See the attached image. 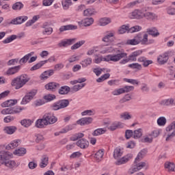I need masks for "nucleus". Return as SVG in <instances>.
Here are the masks:
<instances>
[{
  "label": "nucleus",
  "mask_w": 175,
  "mask_h": 175,
  "mask_svg": "<svg viewBox=\"0 0 175 175\" xmlns=\"http://www.w3.org/2000/svg\"><path fill=\"white\" fill-rule=\"evenodd\" d=\"M118 51L119 53L115 55H107L104 57L103 59L99 57L95 59V64H100L102 61H105V62H110V61L112 62H118V61H121L122 58H125V57L128 55L126 53L120 52V51Z\"/></svg>",
  "instance_id": "obj_1"
},
{
  "label": "nucleus",
  "mask_w": 175,
  "mask_h": 175,
  "mask_svg": "<svg viewBox=\"0 0 175 175\" xmlns=\"http://www.w3.org/2000/svg\"><path fill=\"white\" fill-rule=\"evenodd\" d=\"M29 80H31V78L27 75L23 74L14 78L11 82V85L14 87L15 90H20V88H23Z\"/></svg>",
  "instance_id": "obj_2"
},
{
  "label": "nucleus",
  "mask_w": 175,
  "mask_h": 175,
  "mask_svg": "<svg viewBox=\"0 0 175 175\" xmlns=\"http://www.w3.org/2000/svg\"><path fill=\"white\" fill-rule=\"evenodd\" d=\"M12 157L8 152L1 150L0 151V163L1 165H5L6 167L13 169L16 167V161L9 159Z\"/></svg>",
  "instance_id": "obj_3"
},
{
  "label": "nucleus",
  "mask_w": 175,
  "mask_h": 175,
  "mask_svg": "<svg viewBox=\"0 0 175 175\" xmlns=\"http://www.w3.org/2000/svg\"><path fill=\"white\" fill-rule=\"evenodd\" d=\"M38 94V90H30L29 92H27L25 96L23 97L21 101V105H27V103H29L32 99H33V97L35 95Z\"/></svg>",
  "instance_id": "obj_4"
},
{
  "label": "nucleus",
  "mask_w": 175,
  "mask_h": 175,
  "mask_svg": "<svg viewBox=\"0 0 175 175\" xmlns=\"http://www.w3.org/2000/svg\"><path fill=\"white\" fill-rule=\"evenodd\" d=\"M133 158V155L132 154H128L126 156L122 157L121 159H118L115 164L118 166H120V165H125L127 162H129L131 159Z\"/></svg>",
  "instance_id": "obj_5"
},
{
  "label": "nucleus",
  "mask_w": 175,
  "mask_h": 175,
  "mask_svg": "<svg viewBox=\"0 0 175 175\" xmlns=\"http://www.w3.org/2000/svg\"><path fill=\"white\" fill-rule=\"evenodd\" d=\"M113 38H114V33L107 31L106 35L103 38L102 40L105 43H107L106 46H109V44H111L113 43V42H114V39H113Z\"/></svg>",
  "instance_id": "obj_6"
},
{
  "label": "nucleus",
  "mask_w": 175,
  "mask_h": 175,
  "mask_svg": "<svg viewBox=\"0 0 175 175\" xmlns=\"http://www.w3.org/2000/svg\"><path fill=\"white\" fill-rule=\"evenodd\" d=\"M45 118L47 121L48 125H51L53 124H55L57 121H58V118L54 116L53 113H45Z\"/></svg>",
  "instance_id": "obj_7"
},
{
  "label": "nucleus",
  "mask_w": 175,
  "mask_h": 175,
  "mask_svg": "<svg viewBox=\"0 0 175 175\" xmlns=\"http://www.w3.org/2000/svg\"><path fill=\"white\" fill-rule=\"evenodd\" d=\"M28 20V16H18L11 21L10 24H12L13 25H18L20 24H23V23H25Z\"/></svg>",
  "instance_id": "obj_8"
},
{
  "label": "nucleus",
  "mask_w": 175,
  "mask_h": 175,
  "mask_svg": "<svg viewBox=\"0 0 175 175\" xmlns=\"http://www.w3.org/2000/svg\"><path fill=\"white\" fill-rule=\"evenodd\" d=\"M135 39H137V42L139 43H142V44H147L148 42V34L145 33L142 35V33H139L137 36H135Z\"/></svg>",
  "instance_id": "obj_9"
},
{
  "label": "nucleus",
  "mask_w": 175,
  "mask_h": 175,
  "mask_svg": "<svg viewBox=\"0 0 175 175\" xmlns=\"http://www.w3.org/2000/svg\"><path fill=\"white\" fill-rule=\"evenodd\" d=\"M76 38L66 39L61 41L57 46L59 47H68V46H72L73 43L76 42Z\"/></svg>",
  "instance_id": "obj_10"
},
{
  "label": "nucleus",
  "mask_w": 175,
  "mask_h": 175,
  "mask_svg": "<svg viewBox=\"0 0 175 175\" xmlns=\"http://www.w3.org/2000/svg\"><path fill=\"white\" fill-rule=\"evenodd\" d=\"M169 59V52H165L162 55H160L157 58V62L159 65H165Z\"/></svg>",
  "instance_id": "obj_11"
},
{
  "label": "nucleus",
  "mask_w": 175,
  "mask_h": 175,
  "mask_svg": "<svg viewBox=\"0 0 175 175\" xmlns=\"http://www.w3.org/2000/svg\"><path fill=\"white\" fill-rule=\"evenodd\" d=\"M142 54H143V51H135L129 55L127 59H129V62L130 61L131 62H135V61H137V57H139V55H142Z\"/></svg>",
  "instance_id": "obj_12"
},
{
  "label": "nucleus",
  "mask_w": 175,
  "mask_h": 175,
  "mask_svg": "<svg viewBox=\"0 0 175 175\" xmlns=\"http://www.w3.org/2000/svg\"><path fill=\"white\" fill-rule=\"evenodd\" d=\"M48 123L47 120L46 119V116L44 115L42 118L38 119L36 121V128H44L45 126H47Z\"/></svg>",
  "instance_id": "obj_13"
},
{
  "label": "nucleus",
  "mask_w": 175,
  "mask_h": 175,
  "mask_svg": "<svg viewBox=\"0 0 175 175\" xmlns=\"http://www.w3.org/2000/svg\"><path fill=\"white\" fill-rule=\"evenodd\" d=\"M76 144L80 148L85 150V148H88V146H90V142H88V140H87L86 139L81 138L77 142Z\"/></svg>",
  "instance_id": "obj_14"
},
{
  "label": "nucleus",
  "mask_w": 175,
  "mask_h": 175,
  "mask_svg": "<svg viewBox=\"0 0 175 175\" xmlns=\"http://www.w3.org/2000/svg\"><path fill=\"white\" fill-rule=\"evenodd\" d=\"M93 121L92 118L88 117V118H83L77 121V124L78 125H89V124H91Z\"/></svg>",
  "instance_id": "obj_15"
},
{
  "label": "nucleus",
  "mask_w": 175,
  "mask_h": 175,
  "mask_svg": "<svg viewBox=\"0 0 175 175\" xmlns=\"http://www.w3.org/2000/svg\"><path fill=\"white\" fill-rule=\"evenodd\" d=\"M20 69H21V66H16L10 68L6 71V75H8V76H12L13 75H16V73H18V72L20 71Z\"/></svg>",
  "instance_id": "obj_16"
},
{
  "label": "nucleus",
  "mask_w": 175,
  "mask_h": 175,
  "mask_svg": "<svg viewBox=\"0 0 175 175\" xmlns=\"http://www.w3.org/2000/svg\"><path fill=\"white\" fill-rule=\"evenodd\" d=\"M59 84L55 82H51L45 85V88L48 91H55V90L59 88Z\"/></svg>",
  "instance_id": "obj_17"
},
{
  "label": "nucleus",
  "mask_w": 175,
  "mask_h": 175,
  "mask_svg": "<svg viewBox=\"0 0 175 175\" xmlns=\"http://www.w3.org/2000/svg\"><path fill=\"white\" fill-rule=\"evenodd\" d=\"M74 29H77V26L73 25H67L60 27L59 31L60 32H64L65 31H73Z\"/></svg>",
  "instance_id": "obj_18"
},
{
  "label": "nucleus",
  "mask_w": 175,
  "mask_h": 175,
  "mask_svg": "<svg viewBox=\"0 0 175 175\" xmlns=\"http://www.w3.org/2000/svg\"><path fill=\"white\" fill-rule=\"evenodd\" d=\"M53 75H54V70H49L42 72L40 76V77L41 80H46L49 79L50 76H53Z\"/></svg>",
  "instance_id": "obj_19"
},
{
  "label": "nucleus",
  "mask_w": 175,
  "mask_h": 175,
  "mask_svg": "<svg viewBox=\"0 0 175 175\" xmlns=\"http://www.w3.org/2000/svg\"><path fill=\"white\" fill-rule=\"evenodd\" d=\"M143 12L139 10H135L130 14V18H142L143 17Z\"/></svg>",
  "instance_id": "obj_20"
},
{
  "label": "nucleus",
  "mask_w": 175,
  "mask_h": 175,
  "mask_svg": "<svg viewBox=\"0 0 175 175\" xmlns=\"http://www.w3.org/2000/svg\"><path fill=\"white\" fill-rule=\"evenodd\" d=\"M138 62H142L143 63V66L145 68H147L148 65H151L152 64V60H148L146 57H140L137 59Z\"/></svg>",
  "instance_id": "obj_21"
},
{
  "label": "nucleus",
  "mask_w": 175,
  "mask_h": 175,
  "mask_svg": "<svg viewBox=\"0 0 175 175\" xmlns=\"http://www.w3.org/2000/svg\"><path fill=\"white\" fill-rule=\"evenodd\" d=\"M33 54H35V52H31V53L25 55L23 57H22L19 60V64L21 65H23V64H27V62H28L29 58H31V57H32V55H33Z\"/></svg>",
  "instance_id": "obj_22"
},
{
  "label": "nucleus",
  "mask_w": 175,
  "mask_h": 175,
  "mask_svg": "<svg viewBox=\"0 0 175 175\" xmlns=\"http://www.w3.org/2000/svg\"><path fill=\"white\" fill-rule=\"evenodd\" d=\"M14 105H17V100H8L5 101L1 104L2 107H12V106H14Z\"/></svg>",
  "instance_id": "obj_23"
},
{
  "label": "nucleus",
  "mask_w": 175,
  "mask_h": 175,
  "mask_svg": "<svg viewBox=\"0 0 175 175\" xmlns=\"http://www.w3.org/2000/svg\"><path fill=\"white\" fill-rule=\"evenodd\" d=\"M118 128H124V124L120 122H113L109 128V131H116Z\"/></svg>",
  "instance_id": "obj_24"
},
{
  "label": "nucleus",
  "mask_w": 175,
  "mask_h": 175,
  "mask_svg": "<svg viewBox=\"0 0 175 175\" xmlns=\"http://www.w3.org/2000/svg\"><path fill=\"white\" fill-rule=\"evenodd\" d=\"M165 168L168 170V172H175V165L174 163L170 161H166L164 164Z\"/></svg>",
  "instance_id": "obj_25"
},
{
  "label": "nucleus",
  "mask_w": 175,
  "mask_h": 175,
  "mask_svg": "<svg viewBox=\"0 0 175 175\" xmlns=\"http://www.w3.org/2000/svg\"><path fill=\"white\" fill-rule=\"evenodd\" d=\"M69 92H70V88L69 86H62L59 90V94L60 95H67Z\"/></svg>",
  "instance_id": "obj_26"
},
{
  "label": "nucleus",
  "mask_w": 175,
  "mask_h": 175,
  "mask_svg": "<svg viewBox=\"0 0 175 175\" xmlns=\"http://www.w3.org/2000/svg\"><path fill=\"white\" fill-rule=\"evenodd\" d=\"M16 131H17V128L14 126H9L4 128V132L8 135H13Z\"/></svg>",
  "instance_id": "obj_27"
},
{
  "label": "nucleus",
  "mask_w": 175,
  "mask_h": 175,
  "mask_svg": "<svg viewBox=\"0 0 175 175\" xmlns=\"http://www.w3.org/2000/svg\"><path fill=\"white\" fill-rule=\"evenodd\" d=\"M49 165V157L47 155H43L41 159V162L40 163V167H46Z\"/></svg>",
  "instance_id": "obj_28"
},
{
  "label": "nucleus",
  "mask_w": 175,
  "mask_h": 175,
  "mask_svg": "<svg viewBox=\"0 0 175 175\" xmlns=\"http://www.w3.org/2000/svg\"><path fill=\"white\" fill-rule=\"evenodd\" d=\"M19 139L12 141L10 144L6 146V150H13L16 147H18Z\"/></svg>",
  "instance_id": "obj_29"
},
{
  "label": "nucleus",
  "mask_w": 175,
  "mask_h": 175,
  "mask_svg": "<svg viewBox=\"0 0 175 175\" xmlns=\"http://www.w3.org/2000/svg\"><path fill=\"white\" fill-rule=\"evenodd\" d=\"M13 154L14 155H18V157H23V155H25L27 154V149L24 148H21L17 150H16Z\"/></svg>",
  "instance_id": "obj_30"
},
{
  "label": "nucleus",
  "mask_w": 175,
  "mask_h": 175,
  "mask_svg": "<svg viewBox=\"0 0 175 175\" xmlns=\"http://www.w3.org/2000/svg\"><path fill=\"white\" fill-rule=\"evenodd\" d=\"M82 24L84 27H90L94 24V18H86L82 21Z\"/></svg>",
  "instance_id": "obj_31"
},
{
  "label": "nucleus",
  "mask_w": 175,
  "mask_h": 175,
  "mask_svg": "<svg viewBox=\"0 0 175 175\" xmlns=\"http://www.w3.org/2000/svg\"><path fill=\"white\" fill-rule=\"evenodd\" d=\"M105 155V152L102 150H99L94 155V158L97 162H100Z\"/></svg>",
  "instance_id": "obj_32"
},
{
  "label": "nucleus",
  "mask_w": 175,
  "mask_h": 175,
  "mask_svg": "<svg viewBox=\"0 0 175 175\" xmlns=\"http://www.w3.org/2000/svg\"><path fill=\"white\" fill-rule=\"evenodd\" d=\"M107 130L106 129H96L93 133V136H100V135H103L104 133H106Z\"/></svg>",
  "instance_id": "obj_33"
},
{
  "label": "nucleus",
  "mask_w": 175,
  "mask_h": 175,
  "mask_svg": "<svg viewBox=\"0 0 175 175\" xmlns=\"http://www.w3.org/2000/svg\"><path fill=\"white\" fill-rule=\"evenodd\" d=\"M143 136V129H138L133 131V139H140Z\"/></svg>",
  "instance_id": "obj_34"
},
{
  "label": "nucleus",
  "mask_w": 175,
  "mask_h": 175,
  "mask_svg": "<svg viewBox=\"0 0 175 175\" xmlns=\"http://www.w3.org/2000/svg\"><path fill=\"white\" fill-rule=\"evenodd\" d=\"M45 64H47V60L46 61H41L39 63L36 64L34 65L33 67L30 68V70H38V69H40L43 65Z\"/></svg>",
  "instance_id": "obj_35"
},
{
  "label": "nucleus",
  "mask_w": 175,
  "mask_h": 175,
  "mask_svg": "<svg viewBox=\"0 0 175 175\" xmlns=\"http://www.w3.org/2000/svg\"><path fill=\"white\" fill-rule=\"evenodd\" d=\"M110 23H111V19L109 18H103L99 21V25L105 27V25H107V24H110Z\"/></svg>",
  "instance_id": "obj_36"
},
{
  "label": "nucleus",
  "mask_w": 175,
  "mask_h": 175,
  "mask_svg": "<svg viewBox=\"0 0 175 175\" xmlns=\"http://www.w3.org/2000/svg\"><path fill=\"white\" fill-rule=\"evenodd\" d=\"M40 18V16L39 15H36L33 16V18L29 21H27L25 24L26 27H31L32 24H35L36 21H38V19Z\"/></svg>",
  "instance_id": "obj_37"
},
{
  "label": "nucleus",
  "mask_w": 175,
  "mask_h": 175,
  "mask_svg": "<svg viewBox=\"0 0 175 175\" xmlns=\"http://www.w3.org/2000/svg\"><path fill=\"white\" fill-rule=\"evenodd\" d=\"M83 137H84V134L83 133H78L72 135L70 138V140L72 142H76V140H79V139H81Z\"/></svg>",
  "instance_id": "obj_38"
},
{
  "label": "nucleus",
  "mask_w": 175,
  "mask_h": 175,
  "mask_svg": "<svg viewBox=\"0 0 175 175\" xmlns=\"http://www.w3.org/2000/svg\"><path fill=\"white\" fill-rule=\"evenodd\" d=\"M146 152H147V150H146L145 149L141 150L138 153V155L135 159V163H136L137 161L139 162V161H141V159H143V158L144 157V155H146Z\"/></svg>",
  "instance_id": "obj_39"
},
{
  "label": "nucleus",
  "mask_w": 175,
  "mask_h": 175,
  "mask_svg": "<svg viewBox=\"0 0 175 175\" xmlns=\"http://www.w3.org/2000/svg\"><path fill=\"white\" fill-rule=\"evenodd\" d=\"M58 102L60 109H65V107H68L69 106V100L64 99L59 100Z\"/></svg>",
  "instance_id": "obj_40"
},
{
  "label": "nucleus",
  "mask_w": 175,
  "mask_h": 175,
  "mask_svg": "<svg viewBox=\"0 0 175 175\" xmlns=\"http://www.w3.org/2000/svg\"><path fill=\"white\" fill-rule=\"evenodd\" d=\"M24 8V4L21 2H16L12 5L13 10H21Z\"/></svg>",
  "instance_id": "obj_41"
},
{
  "label": "nucleus",
  "mask_w": 175,
  "mask_h": 175,
  "mask_svg": "<svg viewBox=\"0 0 175 175\" xmlns=\"http://www.w3.org/2000/svg\"><path fill=\"white\" fill-rule=\"evenodd\" d=\"M21 124L23 126H25V128H28V126H31L32 124V120L29 119H23L21 121Z\"/></svg>",
  "instance_id": "obj_42"
},
{
  "label": "nucleus",
  "mask_w": 175,
  "mask_h": 175,
  "mask_svg": "<svg viewBox=\"0 0 175 175\" xmlns=\"http://www.w3.org/2000/svg\"><path fill=\"white\" fill-rule=\"evenodd\" d=\"M139 31H142V27L139 25H135L132 27H129V33H133L135 32H139Z\"/></svg>",
  "instance_id": "obj_43"
},
{
  "label": "nucleus",
  "mask_w": 175,
  "mask_h": 175,
  "mask_svg": "<svg viewBox=\"0 0 175 175\" xmlns=\"http://www.w3.org/2000/svg\"><path fill=\"white\" fill-rule=\"evenodd\" d=\"M166 118L165 117H160L157 119V124L159 126H165L166 125Z\"/></svg>",
  "instance_id": "obj_44"
},
{
  "label": "nucleus",
  "mask_w": 175,
  "mask_h": 175,
  "mask_svg": "<svg viewBox=\"0 0 175 175\" xmlns=\"http://www.w3.org/2000/svg\"><path fill=\"white\" fill-rule=\"evenodd\" d=\"M126 31H128V33H129V25H123L118 29V32L120 34L125 33V32H126Z\"/></svg>",
  "instance_id": "obj_45"
},
{
  "label": "nucleus",
  "mask_w": 175,
  "mask_h": 175,
  "mask_svg": "<svg viewBox=\"0 0 175 175\" xmlns=\"http://www.w3.org/2000/svg\"><path fill=\"white\" fill-rule=\"evenodd\" d=\"M84 43H85V40L79 41L71 46V50H77V49L81 47Z\"/></svg>",
  "instance_id": "obj_46"
},
{
  "label": "nucleus",
  "mask_w": 175,
  "mask_h": 175,
  "mask_svg": "<svg viewBox=\"0 0 175 175\" xmlns=\"http://www.w3.org/2000/svg\"><path fill=\"white\" fill-rule=\"evenodd\" d=\"M15 39H17V36L12 35L11 36L7 38L5 40H3V43L4 44H8V43H11V42H13V40H15Z\"/></svg>",
  "instance_id": "obj_47"
},
{
  "label": "nucleus",
  "mask_w": 175,
  "mask_h": 175,
  "mask_svg": "<svg viewBox=\"0 0 175 175\" xmlns=\"http://www.w3.org/2000/svg\"><path fill=\"white\" fill-rule=\"evenodd\" d=\"M91 64H92V59L91 58H87L81 62V64L83 68H87V66L91 65Z\"/></svg>",
  "instance_id": "obj_48"
},
{
  "label": "nucleus",
  "mask_w": 175,
  "mask_h": 175,
  "mask_svg": "<svg viewBox=\"0 0 175 175\" xmlns=\"http://www.w3.org/2000/svg\"><path fill=\"white\" fill-rule=\"evenodd\" d=\"M120 157H122V151L120 148H117L114 150L113 157L115 159H117V158H120Z\"/></svg>",
  "instance_id": "obj_49"
},
{
  "label": "nucleus",
  "mask_w": 175,
  "mask_h": 175,
  "mask_svg": "<svg viewBox=\"0 0 175 175\" xmlns=\"http://www.w3.org/2000/svg\"><path fill=\"white\" fill-rule=\"evenodd\" d=\"M152 135H154V132H152L151 134H149L148 136L145 137L143 139L144 143H152V140L154 137H152Z\"/></svg>",
  "instance_id": "obj_50"
},
{
  "label": "nucleus",
  "mask_w": 175,
  "mask_h": 175,
  "mask_svg": "<svg viewBox=\"0 0 175 175\" xmlns=\"http://www.w3.org/2000/svg\"><path fill=\"white\" fill-rule=\"evenodd\" d=\"M23 110H24V107H15L11 108L12 114H18V113H21Z\"/></svg>",
  "instance_id": "obj_51"
},
{
  "label": "nucleus",
  "mask_w": 175,
  "mask_h": 175,
  "mask_svg": "<svg viewBox=\"0 0 175 175\" xmlns=\"http://www.w3.org/2000/svg\"><path fill=\"white\" fill-rule=\"evenodd\" d=\"M44 31H42L43 35H51L53 33V28L52 27H46V25L43 26Z\"/></svg>",
  "instance_id": "obj_52"
},
{
  "label": "nucleus",
  "mask_w": 175,
  "mask_h": 175,
  "mask_svg": "<svg viewBox=\"0 0 175 175\" xmlns=\"http://www.w3.org/2000/svg\"><path fill=\"white\" fill-rule=\"evenodd\" d=\"M129 68L131 69H137V70H142V66L138 63H133L129 65Z\"/></svg>",
  "instance_id": "obj_53"
},
{
  "label": "nucleus",
  "mask_w": 175,
  "mask_h": 175,
  "mask_svg": "<svg viewBox=\"0 0 175 175\" xmlns=\"http://www.w3.org/2000/svg\"><path fill=\"white\" fill-rule=\"evenodd\" d=\"M110 77V74L107 73L104 75H102L100 77L96 79L97 83H102V81H105V80H107Z\"/></svg>",
  "instance_id": "obj_54"
},
{
  "label": "nucleus",
  "mask_w": 175,
  "mask_h": 175,
  "mask_svg": "<svg viewBox=\"0 0 175 175\" xmlns=\"http://www.w3.org/2000/svg\"><path fill=\"white\" fill-rule=\"evenodd\" d=\"M113 47L107 46L103 48L100 51V54H107V53H113Z\"/></svg>",
  "instance_id": "obj_55"
},
{
  "label": "nucleus",
  "mask_w": 175,
  "mask_h": 175,
  "mask_svg": "<svg viewBox=\"0 0 175 175\" xmlns=\"http://www.w3.org/2000/svg\"><path fill=\"white\" fill-rule=\"evenodd\" d=\"M83 87H85V83L75 85L72 87V90L75 91V92H77V91H80V90H81V88H83Z\"/></svg>",
  "instance_id": "obj_56"
},
{
  "label": "nucleus",
  "mask_w": 175,
  "mask_h": 175,
  "mask_svg": "<svg viewBox=\"0 0 175 175\" xmlns=\"http://www.w3.org/2000/svg\"><path fill=\"white\" fill-rule=\"evenodd\" d=\"M123 80L126 83H130V84H133V85H135V84H136V85H139V81H137V79L124 78Z\"/></svg>",
  "instance_id": "obj_57"
},
{
  "label": "nucleus",
  "mask_w": 175,
  "mask_h": 175,
  "mask_svg": "<svg viewBox=\"0 0 175 175\" xmlns=\"http://www.w3.org/2000/svg\"><path fill=\"white\" fill-rule=\"evenodd\" d=\"M62 5L64 9H68L72 5V0H65L62 2Z\"/></svg>",
  "instance_id": "obj_58"
},
{
  "label": "nucleus",
  "mask_w": 175,
  "mask_h": 175,
  "mask_svg": "<svg viewBox=\"0 0 175 175\" xmlns=\"http://www.w3.org/2000/svg\"><path fill=\"white\" fill-rule=\"evenodd\" d=\"M51 110H53L54 111H57V110H61V107L59 105V103L57 101L56 103H54L51 106Z\"/></svg>",
  "instance_id": "obj_59"
},
{
  "label": "nucleus",
  "mask_w": 175,
  "mask_h": 175,
  "mask_svg": "<svg viewBox=\"0 0 175 175\" xmlns=\"http://www.w3.org/2000/svg\"><path fill=\"white\" fill-rule=\"evenodd\" d=\"M164 136L165 137V142H172L173 139V137L175 136V131H174L172 133L170 134H165Z\"/></svg>",
  "instance_id": "obj_60"
},
{
  "label": "nucleus",
  "mask_w": 175,
  "mask_h": 175,
  "mask_svg": "<svg viewBox=\"0 0 175 175\" xmlns=\"http://www.w3.org/2000/svg\"><path fill=\"white\" fill-rule=\"evenodd\" d=\"M120 118L123 120H131L132 118V115L129 114L128 112H124L120 115Z\"/></svg>",
  "instance_id": "obj_61"
},
{
  "label": "nucleus",
  "mask_w": 175,
  "mask_h": 175,
  "mask_svg": "<svg viewBox=\"0 0 175 175\" xmlns=\"http://www.w3.org/2000/svg\"><path fill=\"white\" fill-rule=\"evenodd\" d=\"M112 95H114L115 96H117L118 95H121V94H124V90L122 88H119L113 90L111 92Z\"/></svg>",
  "instance_id": "obj_62"
},
{
  "label": "nucleus",
  "mask_w": 175,
  "mask_h": 175,
  "mask_svg": "<svg viewBox=\"0 0 175 175\" xmlns=\"http://www.w3.org/2000/svg\"><path fill=\"white\" fill-rule=\"evenodd\" d=\"M133 137V131L132 130H126L125 131V137L126 139H131V137Z\"/></svg>",
  "instance_id": "obj_63"
},
{
  "label": "nucleus",
  "mask_w": 175,
  "mask_h": 175,
  "mask_svg": "<svg viewBox=\"0 0 175 175\" xmlns=\"http://www.w3.org/2000/svg\"><path fill=\"white\" fill-rule=\"evenodd\" d=\"M175 129V121L172 122L169 126L166 127V132H170Z\"/></svg>",
  "instance_id": "obj_64"
}]
</instances>
